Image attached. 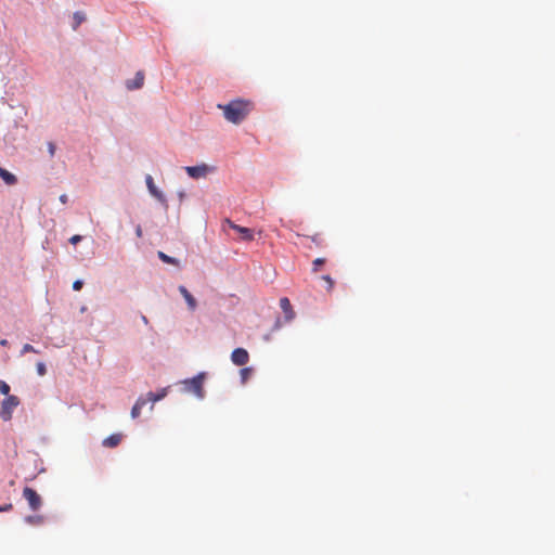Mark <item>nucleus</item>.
<instances>
[{"instance_id":"nucleus-13","label":"nucleus","mask_w":555,"mask_h":555,"mask_svg":"<svg viewBox=\"0 0 555 555\" xmlns=\"http://www.w3.org/2000/svg\"><path fill=\"white\" fill-rule=\"evenodd\" d=\"M0 178L4 181L7 185H14L17 183V178L15 175L11 173L7 169L0 167Z\"/></svg>"},{"instance_id":"nucleus-11","label":"nucleus","mask_w":555,"mask_h":555,"mask_svg":"<svg viewBox=\"0 0 555 555\" xmlns=\"http://www.w3.org/2000/svg\"><path fill=\"white\" fill-rule=\"evenodd\" d=\"M145 180L150 193L159 202L165 203L166 198L164 194L160 191H158L157 188L155 186L153 178L151 176H147Z\"/></svg>"},{"instance_id":"nucleus-29","label":"nucleus","mask_w":555,"mask_h":555,"mask_svg":"<svg viewBox=\"0 0 555 555\" xmlns=\"http://www.w3.org/2000/svg\"><path fill=\"white\" fill-rule=\"evenodd\" d=\"M250 372V369L248 367H245L241 371V374H242V377L245 379L247 377V375L249 374Z\"/></svg>"},{"instance_id":"nucleus-28","label":"nucleus","mask_w":555,"mask_h":555,"mask_svg":"<svg viewBox=\"0 0 555 555\" xmlns=\"http://www.w3.org/2000/svg\"><path fill=\"white\" fill-rule=\"evenodd\" d=\"M135 235H137L139 238H140V237H142V235H143V231H142V228H141V225H140V224H139V225H137V228H135Z\"/></svg>"},{"instance_id":"nucleus-7","label":"nucleus","mask_w":555,"mask_h":555,"mask_svg":"<svg viewBox=\"0 0 555 555\" xmlns=\"http://www.w3.org/2000/svg\"><path fill=\"white\" fill-rule=\"evenodd\" d=\"M232 362L237 366H243L249 361V354L244 348H236L231 354Z\"/></svg>"},{"instance_id":"nucleus-2","label":"nucleus","mask_w":555,"mask_h":555,"mask_svg":"<svg viewBox=\"0 0 555 555\" xmlns=\"http://www.w3.org/2000/svg\"><path fill=\"white\" fill-rule=\"evenodd\" d=\"M20 404V400L16 396H8L1 403L0 417L3 421H10L12 418L13 410Z\"/></svg>"},{"instance_id":"nucleus-9","label":"nucleus","mask_w":555,"mask_h":555,"mask_svg":"<svg viewBox=\"0 0 555 555\" xmlns=\"http://www.w3.org/2000/svg\"><path fill=\"white\" fill-rule=\"evenodd\" d=\"M179 292L182 295V297L185 299L188 307L191 311H194L197 307L196 299L193 297V295L186 289L185 286L180 285Z\"/></svg>"},{"instance_id":"nucleus-20","label":"nucleus","mask_w":555,"mask_h":555,"mask_svg":"<svg viewBox=\"0 0 555 555\" xmlns=\"http://www.w3.org/2000/svg\"><path fill=\"white\" fill-rule=\"evenodd\" d=\"M0 392L7 397L10 396V386L4 380H0Z\"/></svg>"},{"instance_id":"nucleus-4","label":"nucleus","mask_w":555,"mask_h":555,"mask_svg":"<svg viewBox=\"0 0 555 555\" xmlns=\"http://www.w3.org/2000/svg\"><path fill=\"white\" fill-rule=\"evenodd\" d=\"M23 498L28 502L29 508L34 512L38 511L42 505L41 496L29 487L23 489Z\"/></svg>"},{"instance_id":"nucleus-1","label":"nucleus","mask_w":555,"mask_h":555,"mask_svg":"<svg viewBox=\"0 0 555 555\" xmlns=\"http://www.w3.org/2000/svg\"><path fill=\"white\" fill-rule=\"evenodd\" d=\"M218 108L222 109L223 116L228 121L237 125L253 111L254 104L248 100L235 99L224 105L218 104Z\"/></svg>"},{"instance_id":"nucleus-23","label":"nucleus","mask_w":555,"mask_h":555,"mask_svg":"<svg viewBox=\"0 0 555 555\" xmlns=\"http://www.w3.org/2000/svg\"><path fill=\"white\" fill-rule=\"evenodd\" d=\"M322 280L325 281V283L327 284V289L328 291H332L333 289V286H334V281L333 279L330 276V275H323L322 276Z\"/></svg>"},{"instance_id":"nucleus-14","label":"nucleus","mask_w":555,"mask_h":555,"mask_svg":"<svg viewBox=\"0 0 555 555\" xmlns=\"http://www.w3.org/2000/svg\"><path fill=\"white\" fill-rule=\"evenodd\" d=\"M147 403L146 398L140 397L131 409V417L137 418L141 414V410Z\"/></svg>"},{"instance_id":"nucleus-8","label":"nucleus","mask_w":555,"mask_h":555,"mask_svg":"<svg viewBox=\"0 0 555 555\" xmlns=\"http://www.w3.org/2000/svg\"><path fill=\"white\" fill-rule=\"evenodd\" d=\"M144 83V73L139 70L132 80L126 81V87L128 90H137L142 88Z\"/></svg>"},{"instance_id":"nucleus-27","label":"nucleus","mask_w":555,"mask_h":555,"mask_svg":"<svg viewBox=\"0 0 555 555\" xmlns=\"http://www.w3.org/2000/svg\"><path fill=\"white\" fill-rule=\"evenodd\" d=\"M12 508H13V505H12L11 503H8V504H5V505H3V506H0V513H1V512H9V511H11Z\"/></svg>"},{"instance_id":"nucleus-21","label":"nucleus","mask_w":555,"mask_h":555,"mask_svg":"<svg viewBox=\"0 0 555 555\" xmlns=\"http://www.w3.org/2000/svg\"><path fill=\"white\" fill-rule=\"evenodd\" d=\"M37 373L39 376H43L47 373L46 364L43 362H38L37 365Z\"/></svg>"},{"instance_id":"nucleus-19","label":"nucleus","mask_w":555,"mask_h":555,"mask_svg":"<svg viewBox=\"0 0 555 555\" xmlns=\"http://www.w3.org/2000/svg\"><path fill=\"white\" fill-rule=\"evenodd\" d=\"M324 263H325V259L324 258H317V259H314L313 262H312V271L313 272H318L320 266H322Z\"/></svg>"},{"instance_id":"nucleus-30","label":"nucleus","mask_w":555,"mask_h":555,"mask_svg":"<svg viewBox=\"0 0 555 555\" xmlns=\"http://www.w3.org/2000/svg\"><path fill=\"white\" fill-rule=\"evenodd\" d=\"M60 201H61L62 204H66L67 201H68V196L66 194H62L60 196Z\"/></svg>"},{"instance_id":"nucleus-25","label":"nucleus","mask_w":555,"mask_h":555,"mask_svg":"<svg viewBox=\"0 0 555 555\" xmlns=\"http://www.w3.org/2000/svg\"><path fill=\"white\" fill-rule=\"evenodd\" d=\"M83 286V282L81 280H76L74 283H73V288L74 291H80Z\"/></svg>"},{"instance_id":"nucleus-32","label":"nucleus","mask_w":555,"mask_h":555,"mask_svg":"<svg viewBox=\"0 0 555 555\" xmlns=\"http://www.w3.org/2000/svg\"><path fill=\"white\" fill-rule=\"evenodd\" d=\"M8 344H9V343H8V340H7V339H1V340H0V345H1V346H3V347L8 346Z\"/></svg>"},{"instance_id":"nucleus-5","label":"nucleus","mask_w":555,"mask_h":555,"mask_svg":"<svg viewBox=\"0 0 555 555\" xmlns=\"http://www.w3.org/2000/svg\"><path fill=\"white\" fill-rule=\"evenodd\" d=\"M225 223L240 235L242 241L251 242L255 238L254 231L251 229L241 227L229 219L225 220Z\"/></svg>"},{"instance_id":"nucleus-33","label":"nucleus","mask_w":555,"mask_h":555,"mask_svg":"<svg viewBox=\"0 0 555 555\" xmlns=\"http://www.w3.org/2000/svg\"><path fill=\"white\" fill-rule=\"evenodd\" d=\"M141 319H142V321L144 322V324H147V323H149L147 318H146L145 315H142V318H141Z\"/></svg>"},{"instance_id":"nucleus-6","label":"nucleus","mask_w":555,"mask_h":555,"mask_svg":"<svg viewBox=\"0 0 555 555\" xmlns=\"http://www.w3.org/2000/svg\"><path fill=\"white\" fill-rule=\"evenodd\" d=\"M184 169L186 173L193 179L205 178L210 171V168L206 164L198 166H188Z\"/></svg>"},{"instance_id":"nucleus-15","label":"nucleus","mask_w":555,"mask_h":555,"mask_svg":"<svg viewBox=\"0 0 555 555\" xmlns=\"http://www.w3.org/2000/svg\"><path fill=\"white\" fill-rule=\"evenodd\" d=\"M167 392H168V388H163L159 391H157L156 393L150 391L146 395V400H147V402H152V403L157 402V401L164 399L167 396Z\"/></svg>"},{"instance_id":"nucleus-10","label":"nucleus","mask_w":555,"mask_h":555,"mask_svg":"<svg viewBox=\"0 0 555 555\" xmlns=\"http://www.w3.org/2000/svg\"><path fill=\"white\" fill-rule=\"evenodd\" d=\"M280 307H281L282 311L284 312L285 319L287 321H291L294 319L295 312H294L291 301L287 297H283L280 299Z\"/></svg>"},{"instance_id":"nucleus-18","label":"nucleus","mask_w":555,"mask_h":555,"mask_svg":"<svg viewBox=\"0 0 555 555\" xmlns=\"http://www.w3.org/2000/svg\"><path fill=\"white\" fill-rule=\"evenodd\" d=\"M74 21H75L74 29H76L85 21V15L80 12H76V13H74Z\"/></svg>"},{"instance_id":"nucleus-17","label":"nucleus","mask_w":555,"mask_h":555,"mask_svg":"<svg viewBox=\"0 0 555 555\" xmlns=\"http://www.w3.org/2000/svg\"><path fill=\"white\" fill-rule=\"evenodd\" d=\"M26 521L30 525H41V524H43L44 518L41 515H33V516H27Z\"/></svg>"},{"instance_id":"nucleus-16","label":"nucleus","mask_w":555,"mask_h":555,"mask_svg":"<svg viewBox=\"0 0 555 555\" xmlns=\"http://www.w3.org/2000/svg\"><path fill=\"white\" fill-rule=\"evenodd\" d=\"M157 256L158 258L165 262V263H168V264H172V266H176V267H179L180 266V262L178 259L173 258V257H170L168 256L167 254H165L164 251H158L157 253Z\"/></svg>"},{"instance_id":"nucleus-3","label":"nucleus","mask_w":555,"mask_h":555,"mask_svg":"<svg viewBox=\"0 0 555 555\" xmlns=\"http://www.w3.org/2000/svg\"><path fill=\"white\" fill-rule=\"evenodd\" d=\"M203 380H204L203 374H198L197 376H195L191 379H185L183 382L184 390L188 392H192V393L196 395L197 397L202 398L203 397Z\"/></svg>"},{"instance_id":"nucleus-26","label":"nucleus","mask_w":555,"mask_h":555,"mask_svg":"<svg viewBox=\"0 0 555 555\" xmlns=\"http://www.w3.org/2000/svg\"><path fill=\"white\" fill-rule=\"evenodd\" d=\"M55 150H56V149H55L54 143L49 142V143H48V151H49V154H50V156H51V157H53V156H54V154H55Z\"/></svg>"},{"instance_id":"nucleus-12","label":"nucleus","mask_w":555,"mask_h":555,"mask_svg":"<svg viewBox=\"0 0 555 555\" xmlns=\"http://www.w3.org/2000/svg\"><path fill=\"white\" fill-rule=\"evenodd\" d=\"M121 438H122L121 434H113V435L108 436L107 438H105L102 441V444L105 448H115L120 443Z\"/></svg>"},{"instance_id":"nucleus-31","label":"nucleus","mask_w":555,"mask_h":555,"mask_svg":"<svg viewBox=\"0 0 555 555\" xmlns=\"http://www.w3.org/2000/svg\"><path fill=\"white\" fill-rule=\"evenodd\" d=\"M280 223H281L282 227L291 228V222L287 223V222L284 221V219H280Z\"/></svg>"},{"instance_id":"nucleus-24","label":"nucleus","mask_w":555,"mask_h":555,"mask_svg":"<svg viewBox=\"0 0 555 555\" xmlns=\"http://www.w3.org/2000/svg\"><path fill=\"white\" fill-rule=\"evenodd\" d=\"M82 240V236L81 235H73L70 238H69V243L73 244V245H76L77 243H79L80 241Z\"/></svg>"},{"instance_id":"nucleus-22","label":"nucleus","mask_w":555,"mask_h":555,"mask_svg":"<svg viewBox=\"0 0 555 555\" xmlns=\"http://www.w3.org/2000/svg\"><path fill=\"white\" fill-rule=\"evenodd\" d=\"M26 352H36V353H37V352H38V350H37V349H35V348H34V346H31L30 344H25V345L23 346V348H22L21 353H22V354H24V353H26Z\"/></svg>"}]
</instances>
